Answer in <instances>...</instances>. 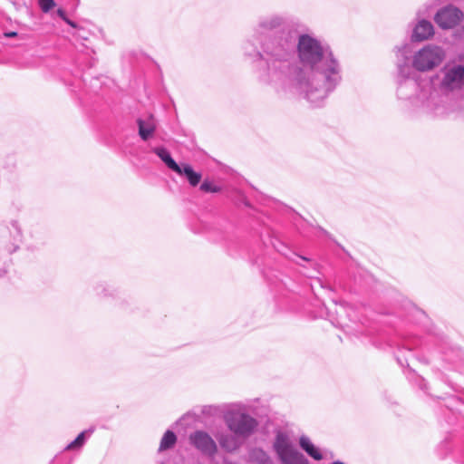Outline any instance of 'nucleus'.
I'll use <instances>...</instances> for the list:
<instances>
[{"instance_id": "nucleus-1", "label": "nucleus", "mask_w": 464, "mask_h": 464, "mask_svg": "<svg viewBox=\"0 0 464 464\" xmlns=\"http://www.w3.org/2000/svg\"><path fill=\"white\" fill-rule=\"evenodd\" d=\"M257 48L247 40L242 44L244 55L258 62L260 83L278 93H297L314 106H319L342 81V66L331 47L310 34L298 35L294 44L291 33L276 37L256 38Z\"/></svg>"}, {"instance_id": "nucleus-2", "label": "nucleus", "mask_w": 464, "mask_h": 464, "mask_svg": "<svg viewBox=\"0 0 464 464\" xmlns=\"http://www.w3.org/2000/svg\"><path fill=\"white\" fill-rule=\"evenodd\" d=\"M408 46L405 44L397 50V56H401L403 62H398L397 97L408 101L414 105H424L428 100L429 89L420 82V76L406 63Z\"/></svg>"}, {"instance_id": "nucleus-3", "label": "nucleus", "mask_w": 464, "mask_h": 464, "mask_svg": "<svg viewBox=\"0 0 464 464\" xmlns=\"http://www.w3.org/2000/svg\"><path fill=\"white\" fill-rule=\"evenodd\" d=\"M296 24L294 20L285 15L270 14L258 18L254 26V34L256 38L264 39L266 37H276L285 32H289L294 39V44L296 46L298 41L295 31Z\"/></svg>"}, {"instance_id": "nucleus-4", "label": "nucleus", "mask_w": 464, "mask_h": 464, "mask_svg": "<svg viewBox=\"0 0 464 464\" xmlns=\"http://www.w3.org/2000/svg\"><path fill=\"white\" fill-rule=\"evenodd\" d=\"M224 421L227 429L242 440L253 435L258 427L256 419L247 414L242 404H237L234 409L227 411L224 415Z\"/></svg>"}, {"instance_id": "nucleus-5", "label": "nucleus", "mask_w": 464, "mask_h": 464, "mask_svg": "<svg viewBox=\"0 0 464 464\" xmlns=\"http://www.w3.org/2000/svg\"><path fill=\"white\" fill-rule=\"evenodd\" d=\"M438 88L443 94L449 95L464 88V64L455 62L447 63L438 74Z\"/></svg>"}, {"instance_id": "nucleus-6", "label": "nucleus", "mask_w": 464, "mask_h": 464, "mask_svg": "<svg viewBox=\"0 0 464 464\" xmlns=\"http://www.w3.org/2000/svg\"><path fill=\"white\" fill-rule=\"evenodd\" d=\"M445 56L442 47L435 44H426L413 53L410 66L416 72H430L438 67L445 59Z\"/></svg>"}, {"instance_id": "nucleus-7", "label": "nucleus", "mask_w": 464, "mask_h": 464, "mask_svg": "<svg viewBox=\"0 0 464 464\" xmlns=\"http://www.w3.org/2000/svg\"><path fill=\"white\" fill-rule=\"evenodd\" d=\"M273 448L282 464H309L308 459L295 448L285 432H277Z\"/></svg>"}, {"instance_id": "nucleus-8", "label": "nucleus", "mask_w": 464, "mask_h": 464, "mask_svg": "<svg viewBox=\"0 0 464 464\" xmlns=\"http://www.w3.org/2000/svg\"><path fill=\"white\" fill-rule=\"evenodd\" d=\"M463 18V12L453 5H449L439 9L434 15L435 23L441 29H452L457 26Z\"/></svg>"}, {"instance_id": "nucleus-9", "label": "nucleus", "mask_w": 464, "mask_h": 464, "mask_svg": "<svg viewBox=\"0 0 464 464\" xmlns=\"http://www.w3.org/2000/svg\"><path fill=\"white\" fill-rule=\"evenodd\" d=\"M188 440L189 443L205 456L213 457L218 451L215 440L204 430L192 432Z\"/></svg>"}, {"instance_id": "nucleus-10", "label": "nucleus", "mask_w": 464, "mask_h": 464, "mask_svg": "<svg viewBox=\"0 0 464 464\" xmlns=\"http://www.w3.org/2000/svg\"><path fill=\"white\" fill-rule=\"evenodd\" d=\"M434 34V26L431 22L420 18L412 29L411 40L422 42L430 39Z\"/></svg>"}, {"instance_id": "nucleus-11", "label": "nucleus", "mask_w": 464, "mask_h": 464, "mask_svg": "<svg viewBox=\"0 0 464 464\" xmlns=\"http://www.w3.org/2000/svg\"><path fill=\"white\" fill-rule=\"evenodd\" d=\"M218 440L221 448L227 452H233L238 450L245 440L232 432L231 434H221Z\"/></svg>"}, {"instance_id": "nucleus-12", "label": "nucleus", "mask_w": 464, "mask_h": 464, "mask_svg": "<svg viewBox=\"0 0 464 464\" xmlns=\"http://www.w3.org/2000/svg\"><path fill=\"white\" fill-rule=\"evenodd\" d=\"M139 135L143 140H148L152 137L156 130V123L154 119L150 116L146 120L138 119Z\"/></svg>"}, {"instance_id": "nucleus-13", "label": "nucleus", "mask_w": 464, "mask_h": 464, "mask_svg": "<svg viewBox=\"0 0 464 464\" xmlns=\"http://www.w3.org/2000/svg\"><path fill=\"white\" fill-rule=\"evenodd\" d=\"M152 151L166 164V166L176 173H180V166L172 159L170 153L164 147H155Z\"/></svg>"}, {"instance_id": "nucleus-14", "label": "nucleus", "mask_w": 464, "mask_h": 464, "mask_svg": "<svg viewBox=\"0 0 464 464\" xmlns=\"http://www.w3.org/2000/svg\"><path fill=\"white\" fill-rule=\"evenodd\" d=\"M299 445L311 458L315 460H321L324 456L317 447H315L307 436H301L299 439Z\"/></svg>"}, {"instance_id": "nucleus-15", "label": "nucleus", "mask_w": 464, "mask_h": 464, "mask_svg": "<svg viewBox=\"0 0 464 464\" xmlns=\"http://www.w3.org/2000/svg\"><path fill=\"white\" fill-rule=\"evenodd\" d=\"M93 429H89L82 431L72 442H70L64 449L66 451L80 450L86 440L92 434Z\"/></svg>"}, {"instance_id": "nucleus-16", "label": "nucleus", "mask_w": 464, "mask_h": 464, "mask_svg": "<svg viewBox=\"0 0 464 464\" xmlns=\"http://www.w3.org/2000/svg\"><path fill=\"white\" fill-rule=\"evenodd\" d=\"M249 461L256 464H273L270 456L261 448H254L248 453Z\"/></svg>"}, {"instance_id": "nucleus-17", "label": "nucleus", "mask_w": 464, "mask_h": 464, "mask_svg": "<svg viewBox=\"0 0 464 464\" xmlns=\"http://www.w3.org/2000/svg\"><path fill=\"white\" fill-rule=\"evenodd\" d=\"M180 173L179 175H184L189 184L193 187L197 186L201 180V174L194 171L192 167L188 164H184L180 166Z\"/></svg>"}, {"instance_id": "nucleus-18", "label": "nucleus", "mask_w": 464, "mask_h": 464, "mask_svg": "<svg viewBox=\"0 0 464 464\" xmlns=\"http://www.w3.org/2000/svg\"><path fill=\"white\" fill-rule=\"evenodd\" d=\"M177 442V436L172 431L168 430L162 436L160 447H159V452H162L168 450L172 449Z\"/></svg>"}, {"instance_id": "nucleus-19", "label": "nucleus", "mask_w": 464, "mask_h": 464, "mask_svg": "<svg viewBox=\"0 0 464 464\" xmlns=\"http://www.w3.org/2000/svg\"><path fill=\"white\" fill-rule=\"evenodd\" d=\"M96 295L101 297H114L116 289L109 284H99L95 286Z\"/></svg>"}, {"instance_id": "nucleus-20", "label": "nucleus", "mask_w": 464, "mask_h": 464, "mask_svg": "<svg viewBox=\"0 0 464 464\" xmlns=\"http://www.w3.org/2000/svg\"><path fill=\"white\" fill-rule=\"evenodd\" d=\"M200 190L207 193H217L221 190L220 187L217 186L211 181L204 180L200 185Z\"/></svg>"}, {"instance_id": "nucleus-21", "label": "nucleus", "mask_w": 464, "mask_h": 464, "mask_svg": "<svg viewBox=\"0 0 464 464\" xmlns=\"http://www.w3.org/2000/svg\"><path fill=\"white\" fill-rule=\"evenodd\" d=\"M39 6L44 13H48L55 6L53 0H38Z\"/></svg>"}, {"instance_id": "nucleus-22", "label": "nucleus", "mask_w": 464, "mask_h": 464, "mask_svg": "<svg viewBox=\"0 0 464 464\" xmlns=\"http://www.w3.org/2000/svg\"><path fill=\"white\" fill-rule=\"evenodd\" d=\"M12 226L16 231V236H15L14 239L16 242H20L22 239V232H21V229H20L17 222H13Z\"/></svg>"}, {"instance_id": "nucleus-23", "label": "nucleus", "mask_w": 464, "mask_h": 464, "mask_svg": "<svg viewBox=\"0 0 464 464\" xmlns=\"http://www.w3.org/2000/svg\"><path fill=\"white\" fill-rule=\"evenodd\" d=\"M63 21H64L66 24H68L70 26L73 27V28H76V27H77L76 24H75L73 21H72V20H70L69 18H67V16L65 17V19H63Z\"/></svg>"}, {"instance_id": "nucleus-24", "label": "nucleus", "mask_w": 464, "mask_h": 464, "mask_svg": "<svg viewBox=\"0 0 464 464\" xmlns=\"http://www.w3.org/2000/svg\"><path fill=\"white\" fill-rule=\"evenodd\" d=\"M63 21H64L66 24H68L70 26L73 27V28H76V27H77L76 24H75L73 21H72V20H70L69 18H67V16L65 17V19H63Z\"/></svg>"}, {"instance_id": "nucleus-25", "label": "nucleus", "mask_w": 464, "mask_h": 464, "mask_svg": "<svg viewBox=\"0 0 464 464\" xmlns=\"http://www.w3.org/2000/svg\"><path fill=\"white\" fill-rule=\"evenodd\" d=\"M57 14H58V15H59L63 20V19H65V17H66V14H65L64 10H63V9H58V10H57Z\"/></svg>"}, {"instance_id": "nucleus-26", "label": "nucleus", "mask_w": 464, "mask_h": 464, "mask_svg": "<svg viewBox=\"0 0 464 464\" xmlns=\"http://www.w3.org/2000/svg\"><path fill=\"white\" fill-rule=\"evenodd\" d=\"M17 35V33L16 32H8V33H5V37H8V38H11V37H14Z\"/></svg>"}, {"instance_id": "nucleus-27", "label": "nucleus", "mask_w": 464, "mask_h": 464, "mask_svg": "<svg viewBox=\"0 0 464 464\" xmlns=\"http://www.w3.org/2000/svg\"><path fill=\"white\" fill-rule=\"evenodd\" d=\"M19 248L18 245H13L11 247H9L7 250L9 253H14Z\"/></svg>"}, {"instance_id": "nucleus-28", "label": "nucleus", "mask_w": 464, "mask_h": 464, "mask_svg": "<svg viewBox=\"0 0 464 464\" xmlns=\"http://www.w3.org/2000/svg\"><path fill=\"white\" fill-rule=\"evenodd\" d=\"M6 274V271L5 270H0V277H3L5 276Z\"/></svg>"}, {"instance_id": "nucleus-29", "label": "nucleus", "mask_w": 464, "mask_h": 464, "mask_svg": "<svg viewBox=\"0 0 464 464\" xmlns=\"http://www.w3.org/2000/svg\"><path fill=\"white\" fill-rule=\"evenodd\" d=\"M295 256H296L297 258L301 259V260H304V261H306V260H307V259H306L305 257H304V256H296V255H295Z\"/></svg>"}, {"instance_id": "nucleus-30", "label": "nucleus", "mask_w": 464, "mask_h": 464, "mask_svg": "<svg viewBox=\"0 0 464 464\" xmlns=\"http://www.w3.org/2000/svg\"><path fill=\"white\" fill-rule=\"evenodd\" d=\"M340 309H341L340 313L344 311V307L343 305L340 307ZM336 312L339 314V311H336Z\"/></svg>"}, {"instance_id": "nucleus-31", "label": "nucleus", "mask_w": 464, "mask_h": 464, "mask_svg": "<svg viewBox=\"0 0 464 464\" xmlns=\"http://www.w3.org/2000/svg\"><path fill=\"white\" fill-rule=\"evenodd\" d=\"M337 324H338V325H340L341 327H343V323H342V322H339V321H338V322H337Z\"/></svg>"}, {"instance_id": "nucleus-32", "label": "nucleus", "mask_w": 464, "mask_h": 464, "mask_svg": "<svg viewBox=\"0 0 464 464\" xmlns=\"http://www.w3.org/2000/svg\"><path fill=\"white\" fill-rule=\"evenodd\" d=\"M333 464H344V463L342 461H334Z\"/></svg>"}]
</instances>
